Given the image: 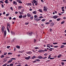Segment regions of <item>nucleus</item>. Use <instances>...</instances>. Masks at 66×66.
I'll return each instance as SVG.
<instances>
[{
	"label": "nucleus",
	"mask_w": 66,
	"mask_h": 66,
	"mask_svg": "<svg viewBox=\"0 0 66 66\" xmlns=\"http://www.w3.org/2000/svg\"><path fill=\"white\" fill-rule=\"evenodd\" d=\"M7 29L9 32H10V30H9V29L10 28V23H7Z\"/></svg>",
	"instance_id": "obj_1"
},
{
	"label": "nucleus",
	"mask_w": 66,
	"mask_h": 66,
	"mask_svg": "<svg viewBox=\"0 0 66 66\" xmlns=\"http://www.w3.org/2000/svg\"><path fill=\"white\" fill-rule=\"evenodd\" d=\"M44 9H43V11H47V6H45L44 7Z\"/></svg>",
	"instance_id": "obj_2"
},
{
	"label": "nucleus",
	"mask_w": 66,
	"mask_h": 66,
	"mask_svg": "<svg viewBox=\"0 0 66 66\" xmlns=\"http://www.w3.org/2000/svg\"><path fill=\"white\" fill-rule=\"evenodd\" d=\"M58 17V16L54 15L53 17H51V18H53L54 19H56Z\"/></svg>",
	"instance_id": "obj_3"
},
{
	"label": "nucleus",
	"mask_w": 66,
	"mask_h": 66,
	"mask_svg": "<svg viewBox=\"0 0 66 66\" xmlns=\"http://www.w3.org/2000/svg\"><path fill=\"white\" fill-rule=\"evenodd\" d=\"M34 20H37V16L36 15H35L34 16Z\"/></svg>",
	"instance_id": "obj_4"
},
{
	"label": "nucleus",
	"mask_w": 66,
	"mask_h": 66,
	"mask_svg": "<svg viewBox=\"0 0 66 66\" xmlns=\"http://www.w3.org/2000/svg\"><path fill=\"white\" fill-rule=\"evenodd\" d=\"M20 1H21V0H17L16 1L18 2L19 3H20L21 4L22 3V2Z\"/></svg>",
	"instance_id": "obj_5"
},
{
	"label": "nucleus",
	"mask_w": 66,
	"mask_h": 66,
	"mask_svg": "<svg viewBox=\"0 0 66 66\" xmlns=\"http://www.w3.org/2000/svg\"><path fill=\"white\" fill-rule=\"evenodd\" d=\"M42 58H43V57L40 56H38L37 58V59H42Z\"/></svg>",
	"instance_id": "obj_6"
},
{
	"label": "nucleus",
	"mask_w": 66,
	"mask_h": 66,
	"mask_svg": "<svg viewBox=\"0 0 66 66\" xmlns=\"http://www.w3.org/2000/svg\"><path fill=\"white\" fill-rule=\"evenodd\" d=\"M27 34L28 35H32V32H27Z\"/></svg>",
	"instance_id": "obj_7"
},
{
	"label": "nucleus",
	"mask_w": 66,
	"mask_h": 66,
	"mask_svg": "<svg viewBox=\"0 0 66 66\" xmlns=\"http://www.w3.org/2000/svg\"><path fill=\"white\" fill-rule=\"evenodd\" d=\"M11 33L12 35H14L15 34V32L13 31H11Z\"/></svg>",
	"instance_id": "obj_8"
},
{
	"label": "nucleus",
	"mask_w": 66,
	"mask_h": 66,
	"mask_svg": "<svg viewBox=\"0 0 66 66\" xmlns=\"http://www.w3.org/2000/svg\"><path fill=\"white\" fill-rule=\"evenodd\" d=\"M22 8V6H19L18 8V10H20V9H21Z\"/></svg>",
	"instance_id": "obj_9"
},
{
	"label": "nucleus",
	"mask_w": 66,
	"mask_h": 66,
	"mask_svg": "<svg viewBox=\"0 0 66 66\" xmlns=\"http://www.w3.org/2000/svg\"><path fill=\"white\" fill-rule=\"evenodd\" d=\"M13 61V60H11L8 61V63H11Z\"/></svg>",
	"instance_id": "obj_10"
},
{
	"label": "nucleus",
	"mask_w": 66,
	"mask_h": 66,
	"mask_svg": "<svg viewBox=\"0 0 66 66\" xmlns=\"http://www.w3.org/2000/svg\"><path fill=\"white\" fill-rule=\"evenodd\" d=\"M13 4H15V5H17V3L15 1H14L13 2Z\"/></svg>",
	"instance_id": "obj_11"
},
{
	"label": "nucleus",
	"mask_w": 66,
	"mask_h": 66,
	"mask_svg": "<svg viewBox=\"0 0 66 66\" xmlns=\"http://www.w3.org/2000/svg\"><path fill=\"white\" fill-rule=\"evenodd\" d=\"M18 12V13L20 14V15H21V14H23V13L22 12L20 11H19Z\"/></svg>",
	"instance_id": "obj_12"
},
{
	"label": "nucleus",
	"mask_w": 66,
	"mask_h": 66,
	"mask_svg": "<svg viewBox=\"0 0 66 66\" xmlns=\"http://www.w3.org/2000/svg\"><path fill=\"white\" fill-rule=\"evenodd\" d=\"M35 58H36V56H33L31 58V59H35Z\"/></svg>",
	"instance_id": "obj_13"
},
{
	"label": "nucleus",
	"mask_w": 66,
	"mask_h": 66,
	"mask_svg": "<svg viewBox=\"0 0 66 66\" xmlns=\"http://www.w3.org/2000/svg\"><path fill=\"white\" fill-rule=\"evenodd\" d=\"M38 11L39 12H41V13H43V10H42V9H39Z\"/></svg>",
	"instance_id": "obj_14"
},
{
	"label": "nucleus",
	"mask_w": 66,
	"mask_h": 66,
	"mask_svg": "<svg viewBox=\"0 0 66 66\" xmlns=\"http://www.w3.org/2000/svg\"><path fill=\"white\" fill-rule=\"evenodd\" d=\"M23 18H26V17H27V15H24L23 16H22Z\"/></svg>",
	"instance_id": "obj_15"
},
{
	"label": "nucleus",
	"mask_w": 66,
	"mask_h": 66,
	"mask_svg": "<svg viewBox=\"0 0 66 66\" xmlns=\"http://www.w3.org/2000/svg\"><path fill=\"white\" fill-rule=\"evenodd\" d=\"M4 35L5 36H6V31L5 30L4 32Z\"/></svg>",
	"instance_id": "obj_16"
},
{
	"label": "nucleus",
	"mask_w": 66,
	"mask_h": 66,
	"mask_svg": "<svg viewBox=\"0 0 66 66\" xmlns=\"http://www.w3.org/2000/svg\"><path fill=\"white\" fill-rule=\"evenodd\" d=\"M54 25V23L53 22L51 23L50 24V26L51 27L53 26Z\"/></svg>",
	"instance_id": "obj_17"
},
{
	"label": "nucleus",
	"mask_w": 66,
	"mask_h": 66,
	"mask_svg": "<svg viewBox=\"0 0 66 66\" xmlns=\"http://www.w3.org/2000/svg\"><path fill=\"white\" fill-rule=\"evenodd\" d=\"M54 48H50L49 49V50L50 51H52V50H54Z\"/></svg>",
	"instance_id": "obj_18"
},
{
	"label": "nucleus",
	"mask_w": 66,
	"mask_h": 66,
	"mask_svg": "<svg viewBox=\"0 0 66 66\" xmlns=\"http://www.w3.org/2000/svg\"><path fill=\"white\" fill-rule=\"evenodd\" d=\"M31 14L29 13L27 14V16L28 17H31Z\"/></svg>",
	"instance_id": "obj_19"
},
{
	"label": "nucleus",
	"mask_w": 66,
	"mask_h": 66,
	"mask_svg": "<svg viewBox=\"0 0 66 66\" xmlns=\"http://www.w3.org/2000/svg\"><path fill=\"white\" fill-rule=\"evenodd\" d=\"M61 56H62V55L60 54L57 56V57H58V58H60V57H61Z\"/></svg>",
	"instance_id": "obj_20"
},
{
	"label": "nucleus",
	"mask_w": 66,
	"mask_h": 66,
	"mask_svg": "<svg viewBox=\"0 0 66 66\" xmlns=\"http://www.w3.org/2000/svg\"><path fill=\"white\" fill-rule=\"evenodd\" d=\"M64 47H65V46L64 45H62L60 47L61 48H64Z\"/></svg>",
	"instance_id": "obj_21"
},
{
	"label": "nucleus",
	"mask_w": 66,
	"mask_h": 66,
	"mask_svg": "<svg viewBox=\"0 0 66 66\" xmlns=\"http://www.w3.org/2000/svg\"><path fill=\"white\" fill-rule=\"evenodd\" d=\"M22 15H21L19 16V18H22Z\"/></svg>",
	"instance_id": "obj_22"
},
{
	"label": "nucleus",
	"mask_w": 66,
	"mask_h": 66,
	"mask_svg": "<svg viewBox=\"0 0 66 66\" xmlns=\"http://www.w3.org/2000/svg\"><path fill=\"white\" fill-rule=\"evenodd\" d=\"M16 47L18 49H19L20 48V46L18 45H17L16 46Z\"/></svg>",
	"instance_id": "obj_23"
},
{
	"label": "nucleus",
	"mask_w": 66,
	"mask_h": 66,
	"mask_svg": "<svg viewBox=\"0 0 66 66\" xmlns=\"http://www.w3.org/2000/svg\"><path fill=\"white\" fill-rule=\"evenodd\" d=\"M33 14H35V15L36 14V11H34V12H33Z\"/></svg>",
	"instance_id": "obj_24"
},
{
	"label": "nucleus",
	"mask_w": 66,
	"mask_h": 66,
	"mask_svg": "<svg viewBox=\"0 0 66 66\" xmlns=\"http://www.w3.org/2000/svg\"><path fill=\"white\" fill-rule=\"evenodd\" d=\"M5 2L6 3H9L8 0H6Z\"/></svg>",
	"instance_id": "obj_25"
},
{
	"label": "nucleus",
	"mask_w": 66,
	"mask_h": 66,
	"mask_svg": "<svg viewBox=\"0 0 66 66\" xmlns=\"http://www.w3.org/2000/svg\"><path fill=\"white\" fill-rule=\"evenodd\" d=\"M32 1L34 2V3H35L37 2V1L35 0H32Z\"/></svg>",
	"instance_id": "obj_26"
},
{
	"label": "nucleus",
	"mask_w": 66,
	"mask_h": 66,
	"mask_svg": "<svg viewBox=\"0 0 66 66\" xmlns=\"http://www.w3.org/2000/svg\"><path fill=\"white\" fill-rule=\"evenodd\" d=\"M65 21H63L61 23V24H64V23H65Z\"/></svg>",
	"instance_id": "obj_27"
},
{
	"label": "nucleus",
	"mask_w": 66,
	"mask_h": 66,
	"mask_svg": "<svg viewBox=\"0 0 66 66\" xmlns=\"http://www.w3.org/2000/svg\"><path fill=\"white\" fill-rule=\"evenodd\" d=\"M37 62H39L40 61V60L39 59H36L35 60Z\"/></svg>",
	"instance_id": "obj_28"
},
{
	"label": "nucleus",
	"mask_w": 66,
	"mask_h": 66,
	"mask_svg": "<svg viewBox=\"0 0 66 66\" xmlns=\"http://www.w3.org/2000/svg\"><path fill=\"white\" fill-rule=\"evenodd\" d=\"M45 20H46V19H43L41 21H43V22L44 21H45Z\"/></svg>",
	"instance_id": "obj_29"
},
{
	"label": "nucleus",
	"mask_w": 66,
	"mask_h": 66,
	"mask_svg": "<svg viewBox=\"0 0 66 66\" xmlns=\"http://www.w3.org/2000/svg\"><path fill=\"white\" fill-rule=\"evenodd\" d=\"M13 65L14 64H13V63L10 64L9 65L10 66H13Z\"/></svg>",
	"instance_id": "obj_30"
},
{
	"label": "nucleus",
	"mask_w": 66,
	"mask_h": 66,
	"mask_svg": "<svg viewBox=\"0 0 66 66\" xmlns=\"http://www.w3.org/2000/svg\"><path fill=\"white\" fill-rule=\"evenodd\" d=\"M4 57V55H2L1 56V58H3V57Z\"/></svg>",
	"instance_id": "obj_31"
},
{
	"label": "nucleus",
	"mask_w": 66,
	"mask_h": 66,
	"mask_svg": "<svg viewBox=\"0 0 66 66\" xmlns=\"http://www.w3.org/2000/svg\"><path fill=\"white\" fill-rule=\"evenodd\" d=\"M25 59H26V60H29L30 59V58H29L28 57H25Z\"/></svg>",
	"instance_id": "obj_32"
},
{
	"label": "nucleus",
	"mask_w": 66,
	"mask_h": 66,
	"mask_svg": "<svg viewBox=\"0 0 66 66\" xmlns=\"http://www.w3.org/2000/svg\"><path fill=\"white\" fill-rule=\"evenodd\" d=\"M8 54L9 55H12V53H8Z\"/></svg>",
	"instance_id": "obj_33"
},
{
	"label": "nucleus",
	"mask_w": 66,
	"mask_h": 66,
	"mask_svg": "<svg viewBox=\"0 0 66 66\" xmlns=\"http://www.w3.org/2000/svg\"><path fill=\"white\" fill-rule=\"evenodd\" d=\"M61 20V18H58L57 19V21H60Z\"/></svg>",
	"instance_id": "obj_34"
},
{
	"label": "nucleus",
	"mask_w": 66,
	"mask_h": 66,
	"mask_svg": "<svg viewBox=\"0 0 66 66\" xmlns=\"http://www.w3.org/2000/svg\"><path fill=\"white\" fill-rule=\"evenodd\" d=\"M24 9H22L21 10V12H24Z\"/></svg>",
	"instance_id": "obj_35"
},
{
	"label": "nucleus",
	"mask_w": 66,
	"mask_h": 66,
	"mask_svg": "<svg viewBox=\"0 0 66 66\" xmlns=\"http://www.w3.org/2000/svg\"><path fill=\"white\" fill-rule=\"evenodd\" d=\"M40 20H41V19H37V20H37V21H39Z\"/></svg>",
	"instance_id": "obj_36"
},
{
	"label": "nucleus",
	"mask_w": 66,
	"mask_h": 66,
	"mask_svg": "<svg viewBox=\"0 0 66 66\" xmlns=\"http://www.w3.org/2000/svg\"><path fill=\"white\" fill-rule=\"evenodd\" d=\"M28 5H30V6H31L32 5V4L31 3H28Z\"/></svg>",
	"instance_id": "obj_37"
},
{
	"label": "nucleus",
	"mask_w": 66,
	"mask_h": 66,
	"mask_svg": "<svg viewBox=\"0 0 66 66\" xmlns=\"http://www.w3.org/2000/svg\"><path fill=\"white\" fill-rule=\"evenodd\" d=\"M33 16H31L30 18V19H31V20H32L33 19Z\"/></svg>",
	"instance_id": "obj_38"
},
{
	"label": "nucleus",
	"mask_w": 66,
	"mask_h": 66,
	"mask_svg": "<svg viewBox=\"0 0 66 66\" xmlns=\"http://www.w3.org/2000/svg\"><path fill=\"white\" fill-rule=\"evenodd\" d=\"M6 54H7V52H4V55H6Z\"/></svg>",
	"instance_id": "obj_39"
},
{
	"label": "nucleus",
	"mask_w": 66,
	"mask_h": 66,
	"mask_svg": "<svg viewBox=\"0 0 66 66\" xmlns=\"http://www.w3.org/2000/svg\"><path fill=\"white\" fill-rule=\"evenodd\" d=\"M47 57H43L42 59H46L47 58Z\"/></svg>",
	"instance_id": "obj_40"
},
{
	"label": "nucleus",
	"mask_w": 66,
	"mask_h": 66,
	"mask_svg": "<svg viewBox=\"0 0 66 66\" xmlns=\"http://www.w3.org/2000/svg\"><path fill=\"white\" fill-rule=\"evenodd\" d=\"M50 23V22H46L45 23V24H48Z\"/></svg>",
	"instance_id": "obj_41"
},
{
	"label": "nucleus",
	"mask_w": 66,
	"mask_h": 66,
	"mask_svg": "<svg viewBox=\"0 0 66 66\" xmlns=\"http://www.w3.org/2000/svg\"><path fill=\"white\" fill-rule=\"evenodd\" d=\"M32 52L31 51H29L28 52V53H29V54H32Z\"/></svg>",
	"instance_id": "obj_42"
},
{
	"label": "nucleus",
	"mask_w": 66,
	"mask_h": 66,
	"mask_svg": "<svg viewBox=\"0 0 66 66\" xmlns=\"http://www.w3.org/2000/svg\"><path fill=\"white\" fill-rule=\"evenodd\" d=\"M58 47H59L58 46H54L53 47H54V48H57Z\"/></svg>",
	"instance_id": "obj_43"
},
{
	"label": "nucleus",
	"mask_w": 66,
	"mask_h": 66,
	"mask_svg": "<svg viewBox=\"0 0 66 66\" xmlns=\"http://www.w3.org/2000/svg\"><path fill=\"white\" fill-rule=\"evenodd\" d=\"M6 65H7V63H5L2 66H6Z\"/></svg>",
	"instance_id": "obj_44"
},
{
	"label": "nucleus",
	"mask_w": 66,
	"mask_h": 66,
	"mask_svg": "<svg viewBox=\"0 0 66 66\" xmlns=\"http://www.w3.org/2000/svg\"><path fill=\"white\" fill-rule=\"evenodd\" d=\"M39 52H42V50H39L38 51Z\"/></svg>",
	"instance_id": "obj_45"
},
{
	"label": "nucleus",
	"mask_w": 66,
	"mask_h": 66,
	"mask_svg": "<svg viewBox=\"0 0 66 66\" xmlns=\"http://www.w3.org/2000/svg\"><path fill=\"white\" fill-rule=\"evenodd\" d=\"M10 60H16V59L14 58H12Z\"/></svg>",
	"instance_id": "obj_46"
},
{
	"label": "nucleus",
	"mask_w": 66,
	"mask_h": 66,
	"mask_svg": "<svg viewBox=\"0 0 66 66\" xmlns=\"http://www.w3.org/2000/svg\"><path fill=\"white\" fill-rule=\"evenodd\" d=\"M61 64L62 65H64V63L63 62H61Z\"/></svg>",
	"instance_id": "obj_47"
},
{
	"label": "nucleus",
	"mask_w": 66,
	"mask_h": 66,
	"mask_svg": "<svg viewBox=\"0 0 66 66\" xmlns=\"http://www.w3.org/2000/svg\"><path fill=\"white\" fill-rule=\"evenodd\" d=\"M53 45H55V44H57V43H53Z\"/></svg>",
	"instance_id": "obj_48"
},
{
	"label": "nucleus",
	"mask_w": 66,
	"mask_h": 66,
	"mask_svg": "<svg viewBox=\"0 0 66 66\" xmlns=\"http://www.w3.org/2000/svg\"><path fill=\"white\" fill-rule=\"evenodd\" d=\"M35 49H38V47H35Z\"/></svg>",
	"instance_id": "obj_49"
},
{
	"label": "nucleus",
	"mask_w": 66,
	"mask_h": 66,
	"mask_svg": "<svg viewBox=\"0 0 66 66\" xmlns=\"http://www.w3.org/2000/svg\"><path fill=\"white\" fill-rule=\"evenodd\" d=\"M52 29H51V28H50V32H52Z\"/></svg>",
	"instance_id": "obj_50"
},
{
	"label": "nucleus",
	"mask_w": 66,
	"mask_h": 66,
	"mask_svg": "<svg viewBox=\"0 0 66 66\" xmlns=\"http://www.w3.org/2000/svg\"><path fill=\"white\" fill-rule=\"evenodd\" d=\"M39 18H43V16H40L39 17Z\"/></svg>",
	"instance_id": "obj_51"
},
{
	"label": "nucleus",
	"mask_w": 66,
	"mask_h": 66,
	"mask_svg": "<svg viewBox=\"0 0 66 66\" xmlns=\"http://www.w3.org/2000/svg\"><path fill=\"white\" fill-rule=\"evenodd\" d=\"M38 4V3L37 2H36V3H35V5H37Z\"/></svg>",
	"instance_id": "obj_52"
},
{
	"label": "nucleus",
	"mask_w": 66,
	"mask_h": 66,
	"mask_svg": "<svg viewBox=\"0 0 66 66\" xmlns=\"http://www.w3.org/2000/svg\"><path fill=\"white\" fill-rule=\"evenodd\" d=\"M10 46H7V48L8 49H9V48H10Z\"/></svg>",
	"instance_id": "obj_53"
},
{
	"label": "nucleus",
	"mask_w": 66,
	"mask_h": 66,
	"mask_svg": "<svg viewBox=\"0 0 66 66\" xmlns=\"http://www.w3.org/2000/svg\"><path fill=\"white\" fill-rule=\"evenodd\" d=\"M2 33H3V32H4V29H2Z\"/></svg>",
	"instance_id": "obj_54"
},
{
	"label": "nucleus",
	"mask_w": 66,
	"mask_h": 66,
	"mask_svg": "<svg viewBox=\"0 0 66 66\" xmlns=\"http://www.w3.org/2000/svg\"><path fill=\"white\" fill-rule=\"evenodd\" d=\"M9 15H10L9 13H7L6 14V16H9Z\"/></svg>",
	"instance_id": "obj_55"
},
{
	"label": "nucleus",
	"mask_w": 66,
	"mask_h": 66,
	"mask_svg": "<svg viewBox=\"0 0 66 66\" xmlns=\"http://www.w3.org/2000/svg\"><path fill=\"white\" fill-rule=\"evenodd\" d=\"M50 57H51V55H49L48 59H49L50 58Z\"/></svg>",
	"instance_id": "obj_56"
},
{
	"label": "nucleus",
	"mask_w": 66,
	"mask_h": 66,
	"mask_svg": "<svg viewBox=\"0 0 66 66\" xmlns=\"http://www.w3.org/2000/svg\"><path fill=\"white\" fill-rule=\"evenodd\" d=\"M10 9L12 10V11H13V8L12 7H10Z\"/></svg>",
	"instance_id": "obj_57"
},
{
	"label": "nucleus",
	"mask_w": 66,
	"mask_h": 66,
	"mask_svg": "<svg viewBox=\"0 0 66 66\" xmlns=\"http://www.w3.org/2000/svg\"><path fill=\"white\" fill-rule=\"evenodd\" d=\"M25 24H26V25H27V24H29V22H26L25 23Z\"/></svg>",
	"instance_id": "obj_58"
},
{
	"label": "nucleus",
	"mask_w": 66,
	"mask_h": 66,
	"mask_svg": "<svg viewBox=\"0 0 66 66\" xmlns=\"http://www.w3.org/2000/svg\"><path fill=\"white\" fill-rule=\"evenodd\" d=\"M2 6V8H3L4 7V5H3V4H2L1 5Z\"/></svg>",
	"instance_id": "obj_59"
},
{
	"label": "nucleus",
	"mask_w": 66,
	"mask_h": 66,
	"mask_svg": "<svg viewBox=\"0 0 66 66\" xmlns=\"http://www.w3.org/2000/svg\"><path fill=\"white\" fill-rule=\"evenodd\" d=\"M62 44H63V45H66V43H62Z\"/></svg>",
	"instance_id": "obj_60"
},
{
	"label": "nucleus",
	"mask_w": 66,
	"mask_h": 66,
	"mask_svg": "<svg viewBox=\"0 0 66 66\" xmlns=\"http://www.w3.org/2000/svg\"><path fill=\"white\" fill-rule=\"evenodd\" d=\"M0 2H1V3H3V2L2 1H0Z\"/></svg>",
	"instance_id": "obj_61"
},
{
	"label": "nucleus",
	"mask_w": 66,
	"mask_h": 66,
	"mask_svg": "<svg viewBox=\"0 0 66 66\" xmlns=\"http://www.w3.org/2000/svg\"><path fill=\"white\" fill-rule=\"evenodd\" d=\"M63 2L64 3H66V1L65 0H63Z\"/></svg>",
	"instance_id": "obj_62"
},
{
	"label": "nucleus",
	"mask_w": 66,
	"mask_h": 66,
	"mask_svg": "<svg viewBox=\"0 0 66 66\" xmlns=\"http://www.w3.org/2000/svg\"><path fill=\"white\" fill-rule=\"evenodd\" d=\"M2 29H4V26H3L2 28Z\"/></svg>",
	"instance_id": "obj_63"
},
{
	"label": "nucleus",
	"mask_w": 66,
	"mask_h": 66,
	"mask_svg": "<svg viewBox=\"0 0 66 66\" xmlns=\"http://www.w3.org/2000/svg\"><path fill=\"white\" fill-rule=\"evenodd\" d=\"M48 55L47 54V53H45V54H44V55H45V56H47V55Z\"/></svg>",
	"instance_id": "obj_64"
}]
</instances>
